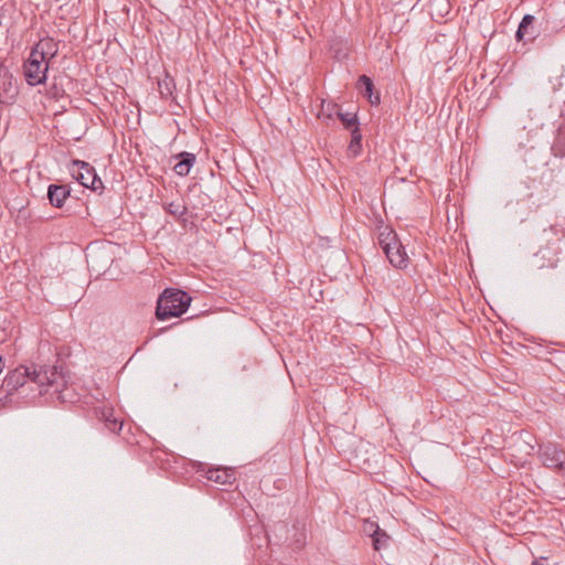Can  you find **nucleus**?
<instances>
[{
    "mask_svg": "<svg viewBox=\"0 0 565 565\" xmlns=\"http://www.w3.org/2000/svg\"><path fill=\"white\" fill-rule=\"evenodd\" d=\"M382 529L377 525V523L372 522L370 520L364 521L363 531L367 533L371 537L380 532Z\"/></svg>",
    "mask_w": 565,
    "mask_h": 565,
    "instance_id": "obj_22",
    "label": "nucleus"
},
{
    "mask_svg": "<svg viewBox=\"0 0 565 565\" xmlns=\"http://www.w3.org/2000/svg\"><path fill=\"white\" fill-rule=\"evenodd\" d=\"M541 255H542V257H544V256H545L544 250H540L539 253H536V254L534 255V259H537Z\"/></svg>",
    "mask_w": 565,
    "mask_h": 565,
    "instance_id": "obj_25",
    "label": "nucleus"
},
{
    "mask_svg": "<svg viewBox=\"0 0 565 565\" xmlns=\"http://www.w3.org/2000/svg\"><path fill=\"white\" fill-rule=\"evenodd\" d=\"M337 116L347 128H354L359 125L358 116L354 113H342L338 110Z\"/></svg>",
    "mask_w": 565,
    "mask_h": 565,
    "instance_id": "obj_18",
    "label": "nucleus"
},
{
    "mask_svg": "<svg viewBox=\"0 0 565 565\" xmlns=\"http://www.w3.org/2000/svg\"><path fill=\"white\" fill-rule=\"evenodd\" d=\"M206 478L210 481H213L218 484H231L234 478V472L227 468H215L210 469L206 472Z\"/></svg>",
    "mask_w": 565,
    "mask_h": 565,
    "instance_id": "obj_13",
    "label": "nucleus"
},
{
    "mask_svg": "<svg viewBox=\"0 0 565 565\" xmlns=\"http://www.w3.org/2000/svg\"><path fill=\"white\" fill-rule=\"evenodd\" d=\"M333 110H339V106L337 104L322 102L321 113L319 116H326L327 118H331Z\"/></svg>",
    "mask_w": 565,
    "mask_h": 565,
    "instance_id": "obj_21",
    "label": "nucleus"
},
{
    "mask_svg": "<svg viewBox=\"0 0 565 565\" xmlns=\"http://www.w3.org/2000/svg\"><path fill=\"white\" fill-rule=\"evenodd\" d=\"M30 367V382H33L39 385L40 393H47L49 388H54V393H57V397L62 401L66 399V396L63 393V388L66 386L65 376L58 370L56 365L54 366H29Z\"/></svg>",
    "mask_w": 565,
    "mask_h": 565,
    "instance_id": "obj_2",
    "label": "nucleus"
},
{
    "mask_svg": "<svg viewBox=\"0 0 565 565\" xmlns=\"http://www.w3.org/2000/svg\"><path fill=\"white\" fill-rule=\"evenodd\" d=\"M50 62L41 60V56H34L30 52L28 60L23 64V75L30 86H38L45 83L47 77Z\"/></svg>",
    "mask_w": 565,
    "mask_h": 565,
    "instance_id": "obj_4",
    "label": "nucleus"
},
{
    "mask_svg": "<svg viewBox=\"0 0 565 565\" xmlns=\"http://www.w3.org/2000/svg\"><path fill=\"white\" fill-rule=\"evenodd\" d=\"M534 18L530 14H525L516 30L515 36L519 41L523 40L527 34L529 26L532 25Z\"/></svg>",
    "mask_w": 565,
    "mask_h": 565,
    "instance_id": "obj_19",
    "label": "nucleus"
},
{
    "mask_svg": "<svg viewBox=\"0 0 565 565\" xmlns=\"http://www.w3.org/2000/svg\"><path fill=\"white\" fill-rule=\"evenodd\" d=\"M390 536L384 530H381L375 535L372 536V544L374 550L380 551L382 547L387 545Z\"/></svg>",
    "mask_w": 565,
    "mask_h": 565,
    "instance_id": "obj_20",
    "label": "nucleus"
},
{
    "mask_svg": "<svg viewBox=\"0 0 565 565\" xmlns=\"http://www.w3.org/2000/svg\"><path fill=\"white\" fill-rule=\"evenodd\" d=\"M19 89L12 75L0 66V103L11 105L15 102Z\"/></svg>",
    "mask_w": 565,
    "mask_h": 565,
    "instance_id": "obj_8",
    "label": "nucleus"
},
{
    "mask_svg": "<svg viewBox=\"0 0 565 565\" xmlns=\"http://www.w3.org/2000/svg\"><path fill=\"white\" fill-rule=\"evenodd\" d=\"M33 55L41 56V60L51 61L58 53V45L53 38H42L31 50Z\"/></svg>",
    "mask_w": 565,
    "mask_h": 565,
    "instance_id": "obj_10",
    "label": "nucleus"
},
{
    "mask_svg": "<svg viewBox=\"0 0 565 565\" xmlns=\"http://www.w3.org/2000/svg\"><path fill=\"white\" fill-rule=\"evenodd\" d=\"M87 264L97 274L104 273L111 263L109 253L102 248L88 247Z\"/></svg>",
    "mask_w": 565,
    "mask_h": 565,
    "instance_id": "obj_9",
    "label": "nucleus"
},
{
    "mask_svg": "<svg viewBox=\"0 0 565 565\" xmlns=\"http://www.w3.org/2000/svg\"><path fill=\"white\" fill-rule=\"evenodd\" d=\"M320 285H311V295L312 296H316V295H322V291L319 289Z\"/></svg>",
    "mask_w": 565,
    "mask_h": 565,
    "instance_id": "obj_24",
    "label": "nucleus"
},
{
    "mask_svg": "<svg viewBox=\"0 0 565 565\" xmlns=\"http://www.w3.org/2000/svg\"><path fill=\"white\" fill-rule=\"evenodd\" d=\"M175 159L178 162L174 164L173 171L180 177L188 175L196 161L195 154L186 151L177 154Z\"/></svg>",
    "mask_w": 565,
    "mask_h": 565,
    "instance_id": "obj_12",
    "label": "nucleus"
},
{
    "mask_svg": "<svg viewBox=\"0 0 565 565\" xmlns=\"http://www.w3.org/2000/svg\"><path fill=\"white\" fill-rule=\"evenodd\" d=\"M29 376L30 367L24 365H20L7 374L0 386V407L13 401L12 396L18 388L30 382Z\"/></svg>",
    "mask_w": 565,
    "mask_h": 565,
    "instance_id": "obj_3",
    "label": "nucleus"
},
{
    "mask_svg": "<svg viewBox=\"0 0 565 565\" xmlns=\"http://www.w3.org/2000/svg\"><path fill=\"white\" fill-rule=\"evenodd\" d=\"M168 211L173 215H183L185 212V206L171 203L169 204Z\"/></svg>",
    "mask_w": 565,
    "mask_h": 565,
    "instance_id": "obj_23",
    "label": "nucleus"
},
{
    "mask_svg": "<svg viewBox=\"0 0 565 565\" xmlns=\"http://www.w3.org/2000/svg\"><path fill=\"white\" fill-rule=\"evenodd\" d=\"M362 149V134L359 127H354L351 131V141L348 147L349 152L352 156H358Z\"/></svg>",
    "mask_w": 565,
    "mask_h": 565,
    "instance_id": "obj_16",
    "label": "nucleus"
},
{
    "mask_svg": "<svg viewBox=\"0 0 565 565\" xmlns=\"http://www.w3.org/2000/svg\"><path fill=\"white\" fill-rule=\"evenodd\" d=\"M380 244L387 259L394 267L402 268L406 266L408 258L405 248L397 239L395 233H387L386 237L380 239Z\"/></svg>",
    "mask_w": 565,
    "mask_h": 565,
    "instance_id": "obj_6",
    "label": "nucleus"
},
{
    "mask_svg": "<svg viewBox=\"0 0 565 565\" xmlns=\"http://www.w3.org/2000/svg\"><path fill=\"white\" fill-rule=\"evenodd\" d=\"M3 367H4V362L2 360V356L0 355V374L2 373L3 371Z\"/></svg>",
    "mask_w": 565,
    "mask_h": 565,
    "instance_id": "obj_26",
    "label": "nucleus"
},
{
    "mask_svg": "<svg viewBox=\"0 0 565 565\" xmlns=\"http://www.w3.org/2000/svg\"><path fill=\"white\" fill-rule=\"evenodd\" d=\"M191 302V297L183 290L177 288H167L159 297L156 315L160 320L171 317H180L186 311Z\"/></svg>",
    "mask_w": 565,
    "mask_h": 565,
    "instance_id": "obj_1",
    "label": "nucleus"
},
{
    "mask_svg": "<svg viewBox=\"0 0 565 565\" xmlns=\"http://www.w3.org/2000/svg\"><path fill=\"white\" fill-rule=\"evenodd\" d=\"M70 285H63V290L61 291V297L55 301L60 305L67 306L72 303H76L84 295V288L79 287L76 290H68Z\"/></svg>",
    "mask_w": 565,
    "mask_h": 565,
    "instance_id": "obj_15",
    "label": "nucleus"
},
{
    "mask_svg": "<svg viewBox=\"0 0 565 565\" xmlns=\"http://www.w3.org/2000/svg\"><path fill=\"white\" fill-rule=\"evenodd\" d=\"M103 418L105 420L106 427L113 433H119L122 428V423L118 422L117 418L113 417L111 411H105L103 413Z\"/></svg>",
    "mask_w": 565,
    "mask_h": 565,
    "instance_id": "obj_17",
    "label": "nucleus"
},
{
    "mask_svg": "<svg viewBox=\"0 0 565 565\" xmlns=\"http://www.w3.org/2000/svg\"><path fill=\"white\" fill-rule=\"evenodd\" d=\"M72 175L85 188H89L94 191L104 189L103 181L97 175L95 169L85 161H73Z\"/></svg>",
    "mask_w": 565,
    "mask_h": 565,
    "instance_id": "obj_5",
    "label": "nucleus"
},
{
    "mask_svg": "<svg viewBox=\"0 0 565 565\" xmlns=\"http://www.w3.org/2000/svg\"><path fill=\"white\" fill-rule=\"evenodd\" d=\"M358 83H359L361 93L363 94V96H365L369 99L371 105H379L381 102L380 95L373 93L374 85H373L372 79L366 75H361L359 77Z\"/></svg>",
    "mask_w": 565,
    "mask_h": 565,
    "instance_id": "obj_14",
    "label": "nucleus"
},
{
    "mask_svg": "<svg viewBox=\"0 0 565 565\" xmlns=\"http://www.w3.org/2000/svg\"><path fill=\"white\" fill-rule=\"evenodd\" d=\"M71 195V189L66 184H50L47 188V199L52 206L61 209Z\"/></svg>",
    "mask_w": 565,
    "mask_h": 565,
    "instance_id": "obj_11",
    "label": "nucleus"
},
{
    "mask_svg": "<svg viewBox=\"0 0 565 565\" xmlns=\"http://www.w3.org/2000/svg\"><path fill=\"white\" fill-rule=\"evenodd\" d=\"M540 458L546 468L565 476V450L553 443L540 446Z\"/></svg>",
    "mask_w": 565,
    "mask_h": 565,
    "instance_id": "obj_7",
    "label": "nucleus"
}]
</instances>
